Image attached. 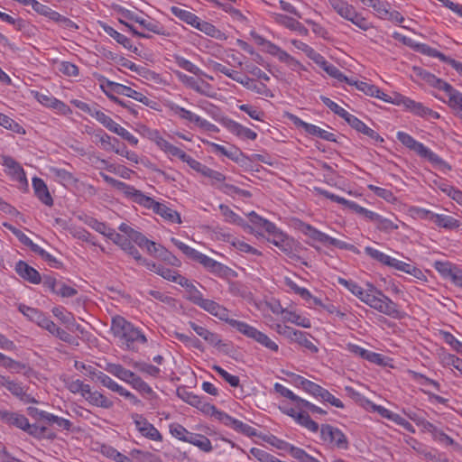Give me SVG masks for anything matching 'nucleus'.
Wrapping results in <instances>:
<instances>
[{
  "label": "nucleus",
  "instance_id": "bf43d9fd",
  "mask_svg": "<svg viewBox=\"0 0 462 462\" xmlns=\"http://www.w3.org/2000/svg\"><path fill=\"white\" fill-rule=\"evenodd\" d=\"M200 173L203 176L209 178L211 180L212 185H216L217 183H221L223 185L224 181L226 179L223 173H221L217 171L212 170L207 166H204V168H202V171H200Z\"/></svg>",
  "mask_w": 462,
  "mask_h": 462
},
{
  "label": "nucleus",
  "instance_id": "0eeeda50",
  "mask_svg": "<svg viewBox=\"0 0 462 462\" xmlns=\"http://www.w3.org/2000/svg\"><path fill=\"white\" fill-rule=\"evenodd\" d=\"M106 88L112 93L123 95V96L134 98V100H137L147 106H151L152 101L146 96L131 88L130 87H127V86H125V85H122L119 83L108 81L106 84Z\"/></svg>",
  "mask_w": 462,
  "mask_h": 462
},
{
  "label": "nucleus",
  "instance_id": "4468645a",
  "mask_svg": "<svg viewBox=\"0 0 462 462\" xmlns=\"http://www.w3.org/2000/svg\"><path fill=\"white\" fill-rule=\"evenodd\" d=\"M353 86H356V88L364 92L365 95L377 97L381 100H383L385 102H391L392 97L388 95L384 94L379 88H377L375 85L369 84L363 81H357V80H352Z\"/></svg>",
  "mask_w": 462,
  "mask_h": 462
},
{
  "label": "nucleus",
  "instance_id": "9d476101",
  "mask_svg": "<svg viewBox=\"0 0 462 462\" xmlns=\"http://www.w3.org/2000/svg\"><path fill=\"white\" fill-rule=\"evenodd\" d=\"M121 14L125 18L138 23L143 28L146 29L149 32H152L159 35L167 34L165 32L164 28L162 25H160L157 22L141 18L129 10L122 9Z\"/></svg>",
  "mask_w": 462,
  "mask_h": 462
},
{
  "label": "nucleus",
  "instance_id": "b1692460",
  "mask_svg": "<svg viewBox=\"0 0 462 462\" xmlns=\"http://www.w3.org/2000/svg\"><path fill=\"white\" fill-rule=\"evenodd\" d=\"M226 127L232 134L241 138L255 140L257 137V134L255 132L233 120H229L226 123Z\"/></svg>",
  "mask_w": 462,
  "mask_h": 462
},
{
  "label": "nucleus",
  "instance_id": "bb28decb",
  "mask_svg": "<svg viewBox=\"0 0 462 462\" xmlns=\"http://www.w3.org/2000/svg\"><path fill=\"white\" fill-rule=\"evenodd\" d=\"M388 266L393 267L398 271L409 273L417 279H421V277H423V273L420 269L417 268L412 264L399 261L395 258H391Z\"/></svg>",
  "mask_w": 462,
  "mask_h": 462
},
{
  "label": "nucleus",
  "instance_id": "6e6552de",
  "mask_svg": "<svg viewBox=\"0 0 462 462\" xmlns=\"http://www.w3.org/2000/svg\"><path fill=\"white\" fill-rule=\"evenodd\" d=\"M18 310L30 320L35 322L37 325L45 328L46 330L49 331L50 328H54V322L37 309L26 306L24 304H20Z\"/></svg>",
  "mask_w": 462,
  "mask_h": 462
},
{
  "label": "nucleus",
  "instance_id": "a19ab883",
  "mask_svg": "<svg viewBox=\"0 0 462 462\" xmlns=\"http://www.w3.org/2000/svg\"><path fill=\"white\" fill-rule=\"evenodd\" d=\"M397 139L407 148L414 151L417 154L420 153V150L423 148V143L417 142L412 136L404 133L398 132Z\"/></svg>",
  "mask_w": 462,
  "mask_h": 462
},
{
  "label": "nucleus",
  "instance_id": "1a4fd4ad",
  "mask_svg": "<svg viewBox=\"0 0 462 462\" xmlns=\"http://www.w3.org/2000/svg\"><path fill=\"white\" fill-rule=\"evenodd\" d=\"M199 307L219 319L226 321L231 327H233L234 321H237L236 319H229L228 310L214 300L205 299Z\"/></svg>",
  "mask_w": 462,
  "mask_h": 462
},
{
  "label": "nucleus",
  "instance_id": "423d86ee",
  "mask_svg": "<svg viewBox=\"0 0 462 462\" xmlns=\"http://www.w3.org/2000/svg\"><path fill=\"white\" fill-rule=\"evenodd\" d=\"M134 422L137 430L145 438L155 440L162 441V436L160 431L150 423L142 414L134 413L132 415Z\"/></svg>",
  "mask_w": 462,
  "mask_h": 462
},
{
  "label": "nucleus",
  "instance_id": "13d9d810",
  "mask_svg": "<svg viewBox=\"0 0 462 462\" xmlns=\"http://www.w3.org/2000/svg\"><path fill=\"white\" fill-rule=\"evenodd\" d=\"M307 133L309 134H311V135H314V136H318L323 140H326V141H329V142H337L336 140V137H335V134L330 133V132H328L326 130H323L321 128H319V126H316L314 125H310V126H308V131Z\"/></svg>",
  "mask_w": 462,
  "mask_h": 462
},
{
  "label": "nucleus",
  "instance_id": "7c9ffc66",
  "mask_svg": "<svg viewBox=\"0 0 462 462\" xmlns=\"http://www.w3.org/2000/svg\"><path fill=\"white\" fill-rule=\"evenodd\" d=\"M180 285L186 289V291L188 292L187 299L193 302L194 304L200 306L201 302L205 299L203 298L202 293L195 287V285L185 277L183 278Z\"/></svg>",
  "mask_w": 462,
  "mask_h": 462
},
{
  "label": "nucleus",
  "instance_id": "2eb2a0df",
  "mask_svg": "<svg viewBox=\"0 0 462 462\" xmlns=\"http://www.w3.org/2000/svg\"><path fill=\"white\" fill-rule=\"evenodd\" d=\"M15 270L23 279L31 283L39 284L42 281L39 272L23 261H19L16 263Z\"/></svg>",
  "mask_w": 462,
  "mask_h": 462
},
{
  "label": "nucleus",
  "instance_id": "4be33fe9",
  "mask_svg": "<svg viewBox=\"0 0 462 462\" xmlns=\"http://www.w3.org/2000/svg\"><path fill=\"white\" fill-rule=\"evenodd\" d=\"M100 176L103 178V180L110 184L111 186H113L114 188L119 189V190H122L126 196L130 197L131 199H133V200L134 201V198H135V194L134 193H139L140 190L138 189H135L134 187L132 186H129L127 185L126 183L123 182V181H120V180H117L108 175H106V173L104 172H100Z\"/></svg>",
  "mask_w": 462,
  "mask_h": 462
},
{
  "label": "nucleus",
  "instance_id": "4d7b16f0",
  "mask_svg": "<svg viewBox=\"0 0 462 462\" xmlns=\"http://www.w3.org/2000/svg\"><path fill=\"white\" fill-rule=\"evenodd\" d=\"M289 453L299 462H320L317 458L307 454L302 448H297L293 445L291 447Z\"/></svg>",
  "mask_w": 462,
  "mask_h": 462
},
{
  "label": "nucleus",
  "instance_id": "5701e85b",
  "mask_svg": "<svg viewBox=\"0 0 462 462\" xmlns=\"http://www.w3.org/2000/svg\"><path fill=\"white\" fill-rule=\"evenodd\" d=\"M427 215H429V218L439 227L455 229L459 226L458 220L450 216L434 214L430 211H427Z\"/></svg>",
  "mask_w": 462,
  "mask_h": 462
},
{
  "label": "nucleus",
  "instance_id": "c85d7f7f",
  "mask_svg": "<svg viewBox=\"0 0 462 462\" xmlns=\"http://www.w3.org/2000/svg\"><path fill=\"white\" fill-rule=\"evenodd\" d=\"M106 371H107L109 374L115 375L116 377L119 378L122 381H125V383H129L132 377L134 376V373L125 369L123 365L119 364H113L108 363L106 366Z\"/></svg>",
  "mask_w": 462,
  "mask_h": 462
},
{
  "label": "nucleus",
  "instance_id": "49530a36",
  "mask_svg": "<svg viewBox=\"0 0 462 462\" xmlns=\"http://www.w3.org/2000/svg\"><path fill=\"white\" fill-rule=\"evenodd\" d=\"M418 155L427 159L430 162H431L433 165L439 168H447L450 170V166L446 162H444L440 157H439L436 153L431 152L426 146H423V148L420 150Z\"/></svg>",
  "mask_w": 462,
  "mask_h": 462
},
{
  "label": "nucleus",
  "instance_id": "6e6d98bb",
  "mask_svg": "<svg viewBox=\"0 0 462 462\" xmlns=\"http://www.w3.org/2000/svg\"><path fill=\"white\" fill-rule=\"evenodd\" d=\"M199 94L208 97H215L216 92L214 91V88L207 81L202 79H197V83L194 87V89Z\"/></svg>",
  "mask_w": 462,
  "mask_h": 462
},
{
  "label": "nucleus",
  "instance_id": "0e129e2a",
  "mask_svg": "<svg viewBox=\"0 0 462 462\" xmlns=\"http://www.w3.org/2000/svg\"><path fill=\"white\" fill-rule=\"evenodd\" d=\"M213 370L216 371L226 383L232 387H237L240 383V379L236 375L230 374L219 365H213Z\"/></svg>",
  "mask_w": 462,
  "mask_h": 462
},
{
  "label": "nucleus",
  "instance_id": "393cba45",
  "mask_svg": "<svg viewBox=\"0 0 462 462\" xmlns=\"http://www.w3.org/2000/svg\"><path fill=\"white\" fill-rule=\"evenodd\" d=\"M115 238V244L119 245L125 252L133 256L136 261H141L142 256L139 251L132 244L131 239L127 238L123 235H113Z\"/></svg>",
  "mask_w": 462,
  "mask_h": 462
},
{
  "label": "nucleus",
  "instance_id": "5fc2aeb1",
  "mask_svg": "<svg viewBox=\"0 0 462 462\" xmlns=\"http://www.w3.org/2000/svg\"><path fill=\"white\" fill-rule=\"evenodd\" d=\"M148 294L152 299L157 300L169 307L174 308L176 306V300L163 291L158 290H150Z\"/></svg>",
  "mask_w": 462,
  "mask_h": 462
},
{
  "label": "nucleus",
  "instance_id": "6ab92c4d",
  "mask_svg": "<svg viewBox=\"0 0 462 462\" xmlns=\"http://www.w3.org/2000/svg\"><path fill=\"white\" fill-rule=\"evenodd\" d=\"M241 84L247 89L254 91L258 95L271 98L274 97L273 91L269 88H267L265 84L258 82L249 77L245 76V80L241 81Z\"/></svg>",
  "mask_w": 462,
  "mask_h": 462
},
{
  "label": "nucleus",
  "instance_id": "f8f14e48",
  "mask_svg": "<svg viewBox=\"0 0 462 462\" xmlns=\"http://www.w3.org/2000/svg\"><path fill=\"white\" fill-rule=\"evenodd\" d=\"M413 70L416 75L420 77L422 80L427 82L430 86L442 90L446 93V91H450L451 85L441 79L437 78L435 75L430 72L422 69L421 68L414 67Z\"/></svg>",
  "mask_w": 462,
  "mask_h": 462
},
{
  "label": "nucleus",
  "instance_id": "338daca9",
  "mask_svg": "<svg viewBox=\"0 0 462 462\" xmlns=\"http://www.w3.org/2000/svg\"><path fill=\"white\" fill-rule=\"evenodd\" d=\"M178 396L184 402L194 407H199L201 404V398L193 393L187 392L186 390H178Z\"/></svg>",
  "mask_w": 462,
  "mask_h": 462
},
{
  "label": "nucleus",
  "instance_id": "ea45409f",
  "mask_svg": "<svg viewBox=\"0 0 462 462\" xmlns=\"http://www.w3.org/2000/svg\"><path fill=\"white\" fill-rule=\"evenodd\" d=\"M171 11L180 20L187 23L188 24H190L193 27L199 20V17L196 14L179 6H172Z\"/></svg>",
  "mask_w": 462,
  "mask_h": 462
},
{
  "label": "nucleus",
  "instance_id": "37998d69",
  "mask_svg": "<svg viewBox=\"0 0 462 462\" xmlns=\"http://www.w3.org/2000/svg\"><path fill=\"white\" fill-rule=\"evenodd\" d=\"M38 101L42 103V105L53 107L56 109H59L62 111L63 113H66L67 110H69V108L61 101L58 100L57 98L45 95V94H38L37 95Z\"/></svg>",
  "mask_w": 462,
  "mask_h": 462
},
{
  "label": "nucleus",
  "instance_id": "864d4df0",
  "mask_svg": "<svg viewBox=\"0 0 462 462\" xmlns=\"http://www.w3.org/2000/svg\"><path fill=\"white\" fill-rule=\"evenodd\" d=\"M53 315L58 318L63 324L68 326L75 325V318L71 312L65 311L61 307L52 309Z\"/></svg>",
  "mask_w": 462,
  "mask_h": 462
},
{
  "label": "nucleus",
  "instance_id": "a878e982",
  "mask_svg": "<svg viewBox=\"0 0 462 462\" xmlns=\"http://www.w3.org/2000/svg\"><path fill=\"white\" fill-rule=\"evenodd\" d=\"M86 401H88L91 405L101 407L104 409H110L113 407V402L110 401L107 397L97 391H91L89 387V393H87L86 397H84Z\"/></svg>",
  "mask_w": 462,
  "mask_h": 462
},
{
  "label": "nucleus",
  "instance_id": "72a5a7b5",
  "mask_svg": "<svg viewBox=\"0 0 462 462\" xmlns=\"http://www.w3.org/2000/svg\"><path fill=\"white\" fill-rule=\"evenodd\" d=\"M188 443H190V444L198 447L203 452L208 453V452L212 451V449H213L210 439L201 434H197V433L191 432L190 436H189Z\"/></svg>",
  "mask_w": 462,
  "mask_h": 462
},
{
  "label": "nucleus",
  "instance_id": "ddd939ff",
  "mask_svg": "<svg viewBox=\"0 0 462 462\" xmlns=\"http://www.w3.org/2000/svg\"><path fill=\"white\" fill-rule=\"evenodd\" d=\"M2 164L7 169V173L19 182H27L26 175L22 166L10 156H2Z\"/></svg>",
  "mask_w": 462,
  "mask_h": 462
},
{
  "label": "nucleus",
  "instance_id": "de8ad7c7",
  "mask_svg": "<svg viewBox=\"0 0 462 462\" xmlns=\"http://www.w3.org/2000/svg\"><path fill=\"white\" fill-rule=\"evenodd\" d=\"M172 110L176 115H178L180 118L188 120L189 122L195 123L199 125L203 126L205 121L202 120L199 116L193 114L192 112L180 107L179 106H175L172 107Z\"/></svg>",
  "mask_w": 462,
  "mask_h": 462
},
{
  "label": "nucleus",
  "instance_id": "9b49d317",
  "mask_svg": "<svg viewBox=\"0 0 462 462\" xmlns=\"http://www.w3.org/2000/svg\"><path fill=\"white\" fill-rule=\"evenodd\" d=\"M221 416L220 422L235 430L236 431L242 433L247 437L257 436V431L254 428L248 424L242 422L235 418H232L228 414H219Z\"/></svg>",
  "mask_w": 462,
  "mask_h": 462
},
{
  "label": "nucleus",
  "instance_id": "2f4dec72",
  "mask_svg": "<svg viewBox=\"0 0 462 462\" xmlns=\"http://www.w3.org/2000/svg\"><path fill=\"white\" fill-rule=\"evenodd\" d=\"M128 383L131 384L134 389L138 391L143 395L147 396L149 399L157 397L154 391L140 376L135 374Z\"/></svg>",
  "mask_w": 462,
  "mask_h": 462
},
{
  "label": "nucleus",
  "instance_id": "a211bd4d",
  "mask_svg": "<svg viewBox=\"0 0 462 462\" xmlns=\"http://www.w3.org/2000/svg\"><path fill=\"white\" fill-rule=\"evenodd\" d=\"M348 125L357 132L362 133L363 134L368 136L377 143L383 142V137H381L374 130L368 127L364 122H362L355 116L349 118Z\"/></svg>",
  "mask_w": 462,
  "mask_h": 462
},
{
  "label": "nucleus",
  "instance_id": "e433bc0d",
  "mask_svg": "<svg viewBox=\"0 0 462 462\" xmlns=\"http://www.w3.org/2000/svg\"><path fill=\"white\" fill-rule=\"evenodd\" d=\"M6 388L8 391L11 392L12 394H14L25 403L37 402V401L33 397L25 393L23 387L21 384L14 381H9Z\"/></svg>",
  "mask_w": 462,
  "mask_h": 462
},
{
  "label": "nucleus",
  "instance_id": "774afa93",
  "mask_svg": "<svg viewBox=\"0 0 462 462\" xmlns=\"http://www.w3.org/2000/svg\"><path fill=\"white\" fill-rule=\"evenodd\" d=\"M250 453L260 462H275L276 457L264 449L259 448H252L250 449Z\"/></svg>",
  "mask_w": 462,
  "mask_h": 462
},
{
  "label": "nucleus",
  "instance_id": "a18cd8bd",
  "mask_svg": "<svg viewBox=\"0 0 462 462\" xmlns=\"http://www.w3.org/2000/svg\"><path fill=\"white\" fill-rule=\"evenodd\" d=\"M294 376H295V379H294L295 383L300 384L305 391L311 393L312 395L319 396L323 387H321L320 385H319L308 379H305L300 375H294Z\"/></svg>",
  "mask_w": 462,
  "mask_h": 462
},
{
  "label": "nucleus",
  "instance_id": "e2e57ef3",
  "mask_svg": "<svg viewBox=\"0 0 462 462\" xmlns=\"http://www.w3.org/2000/svg\"><path fill=\"white\" fill-rule=\"evenodd\" d=\"M170 432L173 437L184 442H188L189 436H190L191 433L179 423L171 424Z\"/></svg>",
  "mask_w": 462,
  "mask_h": 462
},
{
  "label": "nucleus",
  "instance_id": "f03ea898",
  "mask_svg": "<svg viewBox=\"0 0 462 462\" xmlns=\"http://www.w3.org/2000/svg\"><path fill=\"white\" fill-rule=\"evenodd\" d=\"M111 329L114 336L119 337L128 349H134V343L147 342L146 337L121 316L113 318Z\"/></svg>",
  "mask_w": 462,
  "mask_h": 462
},
{
  "label": "nucleus",
  "instance_id": "f704fd0d",
  "mask_svg": "<svg viewBox=\"0 0 462 462\" xmlns=\"http://www.w3.org/2000/svg\"><path fill=\"white\" fill-rule=\"evenodd\" d=\"M446 94L448 106L462 117V93L451 86L450 91H446Z\"/></svg>",
  "mask_w": 462,
  "mask_h": 462
},
{
  "label": "nucleus",
  "instance_id": "8fccbe9b",
  "mask_svg": "<svg viewBox=\"0 0 462 462\" xmlns=\"http://www.w3.org/2000/svg\"><path fill=\"white\" fill-rule=\"evenodd\" d=\"M157 274L162 276L165 280L176 282L178 284H180L184 278V276L180 275L178 272L171 270L162 264L160 266V269L158 270Z\"/></svg>",
  "mask_w": 462,
  "mask_h": 462
},
{
  "label": "nucleus",
  "instance_id": "aec40b11",
  "mask_svg": "<svg viewBox=\"0 0 462 462\" xmlns=\"http://www.w3.org/2000/svg\"><path fill=\"white\" fill-rule=\"evenodd\" d=\"M194 27L217 40L225 41L227 38L226 33L217 29L215 25L208 22L201 21L199 18Z\"/></svg>",
  "mask_w": 462,
  "mask_h": 462
},
{
  "label": "nucleus",
  "instance_id": "680f3d73",
  "mask_svg": "<svg viewBox=\"0 0 462 462\" xmlns=\"http://www.w3.org/2000/svg\"><path fill=\"white\" fill-rule=\"evenodd\" d=\"M416 116L426 117V118H433L438 119L439 118V115L438 112L433 111L432 109L423 106V104L420 102H416L414 110L412 112Z\"/></svg>",
  "mask_w": 462,
  "mask_h": 462
},
{
  "label": "nucleus",
  "instance_id": "20e7f679",
  "mask_svg": "<svg viewBox=\"0 0 462 462\" xmlns=\"http://www.w3.org/2000/svg\"><path fill=\"white\" fill-rule=\"evenodd\" d=\"M233 328L237 331L245 335V337L255 340L267 349L277 352L279 346L273 340H272L267 335L257 330L255 328L243 321H234Z\"/></svg>",
  "mask_w": 462,
  "mask_h": 462
},
{
  "label": "nucleus",
  "instance_id": "473e14b6",
  "mask_svg": "<svg viewBox=\"0 0 462 462\" xmlns=\"http://www.w3.org/2000/svg\"><path fill=\"white\" fill-rule=\"evenodd\" d=\"M292 335L293 337L291 339V341H294L299 345L304 346L313 354L318 353L319 348L310 341V337H311V336L309 333L296 329L295 333H293Z\"/></svg>",
  "mask_w": 462,
  "mask_h": 462
},
{
  "label": "nucleus",
  "instance_id": "58836bf2",
  "mask_svg": "<svg viewBox=\"0 0 462 462\" xmlns=\"http://www.w3.org/2000/svg\"><path fill=\"white\" fill-rule=\"evenodd\" d=\"M282 314L284 321L293 323L305 328H310L311 327V322L308 318L302 317L296 312L282 310Z\"/></svg>",
  "mask_w": 462,
  "mask_h": 462
},
{
  "label": "nucleus",
  "instance_id": "f3484780",
  "mask_svg": "<svg viewBox=\"0 0 462 462\" xmlns=\"http://www.w3.org/2000/svg\"><path fill=\"white\" fill-rule=\"evenodd\" d=\"M32 187L35 195L43 204L49 207L53 205V199L50 194L48 187L42 179L34 177L32 179Z\"/></svg>",
  "mask_w": 462,
  "mask_h": 462
},
{
  "label": "nucleus",
  "instance_id": "412c9836",
  "mask_svg": "<svg viewBox=\"0 0 462 462\" xmlns=\"http://www.w3.org/2000/svg\"><path fill=\"white\" fill-rule=\"evenodd\" d=\"M100 176L103 178V180L110 184L111 186H113L114 188L119 189V190H122L126 196L130 197L131 199H133V200L134 201V198H135V194L134 193H139L140 190L138 189H135L134 187L132 186H129L127 185L126 183L123 182V181H120V180H117L108 175H106V173L104 172H100Z\"/></svg>",
  "mask_w": 462,
  "mask_h": 462
},
{
  "label": "nucleus",
  "instance_id": "39448f33",
  "mask_svg": "<svg viewBox=\"0 0 462 462\" xmlns=\"http://www.w3.org/2000/svg\"><path fill=\"white\" fill-rule=\"evenodd\" d=\"M321 439L339 449L348 448V440L346 435L337 428L329 424L321 425Z\"/></svg>",
  "mask_w": 462,
  "mask_h": 462
},
{
  "label": "nucleus",
  "instance_id": "c03bdc74",
  "mask_svg": "<svg viewBox=\"0 0 462 462\" xmlns=\"http://www.w3.org/2000/svg\"><path fill=\"white\" fill-rule=\"evenodd\" d=\"M51 172L59 179V180L63 184H77L79 182V179L76 178L71 172L56 167H51L50 169Z\"/></svg>",
  "mask_w": 462,
  "mask_h": 462
},
{
  "label": "nucleus",
  "instance_id": "f257e3e1",
  "mask_svg": "<svg viewBox=\"0 0 462 462\" xmlns=\"http://www.w3.org/2000/svg\"><path fill=\"white\" fill-rule=\"evenodd\" d=\"M337 281L338 283L345 286L360 300L371 308L393 318L400 317V310H398L397 304L375 287H371V289L365 291L355 282L347 281L341 277H339Z\"/></svg>",
  "mask_w": 462,
  "mask_h": 462
},
{
  "label": "nucleus",
  "instance_id": "052dcab7",
  "mask_svg": "<svg viewBox=\"0 0 462 462\" xmlns=\"http://www.w3.org/2000/svg\"><path fill=\"white\" fill-rule=\"evenodd\" d=\"M174 60H175V62L177 63V65L179 67H180L181 69H183L190 73H193L195 75L203 74L202 71L196 65H194L192 62L186 60L185 58H183L181 56L175 55Z\"/></svg>",
  "mask_w": 462,
  "mask_h": 462
},
{
  "label": "nucleus",
  "instance_id": "c9c22d12",
  "mask_svg": "<svg viewBox=\"0 0 462 462\" xmlns=\"http://www.w3.org/2000/svg\"><path fill=\"white\" fill-rule=\"evenodd\" d=\"M219 209H220L222 215L225 217V220L226 222L241 226L244 228H251L245 222V220L240 216H238L236 213H235L228 206L220 204Z\"/></svg>",
  "mask_w": 462,
  "mask_h": 462
},
{
  "label": "nucleus",
  "instance_id": "c756f323",
  "mask_svg": "<svg viewBox=\"0 0 462 462\" xmlns=\"http://www.w3.org/2000/svg\"><path fill=\"white\" fill-rule=\"evenodd\" d=\"M104 30L110 37L116 40L119 44L123 45L125 49H128L134 53H138V48L134 47L131 40L125 35L118 32L111 26H104Z\"/></svg>",
  "mask_w": 462,
  "mask_h": 462
},
{
  "label": "nucleus",
  "instance_id": "79ce46f5",
  "mask_svg": "<svg viewBox=\"0 0 462 462\" xmlns=\"http://www.w3.org/2000/svg\"><path fill=\"white\" fill-rule=\"evenodd\" d=\"M414 49L422 54H425V55H428L430 57H434V58H438L441 61L446 62L448 64L450 62V60L452 59L450 57L446 56L445 54L439 51L438 50L430 47L427 44H423V43L416 44V45H414Z\"/></svg>",
  "mask_w": 462,
  "mask_h": 462
},
{
  "label": "nucleus",
  "instance_id": "cd10ccee",
  "mask_svg": "<svg viewBox=\"0 0 462 462\" xmlns=\"http://www.w3.org/2000/svg\"><path fill=\"white\" fill-rule=\"evenodd\" d=\"M189 325L190 328L208 344L212 346H218L221 344L222 341L217 334L210 332L206 328L194 322H189Z\"/></svg>",
  "mask_w": 462,
  "mask_h": 462
},
{
  "label": "nucleus",
  "instance_id": "7ed1b4c3",
  "mask_svg": "<svg viewBox=\"0 0 462 462\" xmlns=\"http://www.w3.org/2000/svg\"><path fill=\"white\" fill-rule=\"evenodd\" d=\"M134 194V202L147 208H152L153 212L170 222L177 224L181 223L180 215L176 210L170 208L165 204L155 201L153 199L144 195L142 191Z\"/></svg>",
  "mask_w": 462,
  "mask_h": 462
},
{
  "label": "nucleus",
  "instance_id": "3c124183",
  "mask_svg": "<svg viewBox=\"0 0 462 462\" xmlns=\"http://www.w3.org/2000/svg\"><path fill=\"white\" fill-rule=\"evenodd\" d=\"M296 421L312 432H317L319 430V424L312 420L307 412L299 411Z\"/></svg>",
  "mask_w": 462,
  "mask_h": 462
},
{
  "label": "nucleus",
  "instance_id": "dca6fc26",
  "mask_svg": "<svg viewBox=\"0 0 462 462\" xmlns=\"http://www.w3.org/2000/svg\"><path fill=\"white\" fill-rule=\"evenodd\" d=\"M0 420L23 430L28 426V419L24 415L6 410H0Z\"/></svg>",
  "mask_w": 462,
  "mask_h": 462
},
{
  "label": "nucleus",
  "instance_id": "09e8293b",
  "mask_svg": "<svg viewBox=\"0 0 462 462\" xmlns=\"http://www.w3.org/2000/svg\"><path fill=\"white\" fill-rule=\"evenodd\" d=\"M212 147L215 152H220L221 154L226 156L227 158L236 162L240 161V157H245L243 152L236 148H231L230 150H228L225 146L217 143H212Z\"/></svg>",
  "mask_w": 462,
  "mask_h": 462
},
{
  "label": "nucleus",
  "instance_id": "4c0bfd02",
  "mask_svg": "<svg viewBox=\"0 0 462 462\" xmlns=\"http://www.w3.org/2000/svg\"><path fill=\"white\" fill-rule=\"evenodd\" d=\"M64 383L66 388L72 393H80L84 398L87 395V393H89V384L84 383L81 380H72L66 379L64 380Z\"/></svg>",
  "mask_w": 462,
  "mask_h": 462
},
{
  "label": "nucleus",
  "instance_id": "603ef678",
  "mask_svg": "<svg viewBox=\"0 0 462 462\" xmlns=\"http://www.w3.org/2000/svg\"><path fill=\"white\" fill-rule=\"evenodd\" d=\"M4 226L7 227L24 245L28 246L32 252L33 248L37 247V245L34 244L23 232L20 229L13 226L10 224L4 223Z\"/></svg>",
  "mask_w": 462,
  "mask_h": 462
},
{
  "label": "nucleus",
  "instance_id": "69168bd1",
  "mask_svg": "<svg viewBox=\"0 0 462 462\" xmlns=\"http://www.w3.org/2000/svg\"><path fill=\"white\" fill-rule=\"evenodd\" d=\"M98 382H100L103 386L108 388L113 392L117 393L118 394L120 393V392L123 391L124 388L105 373H102L101 374L98 375Z\"/></svg>",
  "mask_w": 462,
  "mask_h": 462
}]
</instances>
